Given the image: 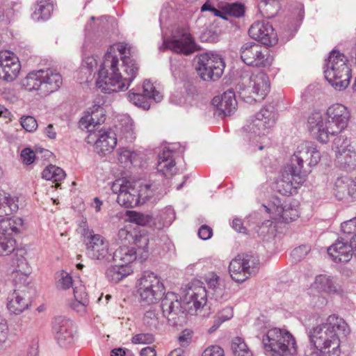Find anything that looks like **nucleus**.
<instances>
[{
	"mask_svg": "<svg viewBox=\"0 0 356 356\" xmlns=\"http://www.w3.org/2000/svg\"><path fill=\"white\" fill-rule=\"evenodd\" d=\"M115 47H111L104 56L98 71L97 87L105 93L117 92L127 90L138 74V67L135 60L124 57L119 68V60Z\"/></svg>",
	"mask_w": 356,
	"mask_h": 356,
	"instance_id": "1",
	"label": "nucleus"
},
{
	"mask_svg": "<svg viewBox=\"0 0 356 356\" xmlns=\"http://www.w3.org/2000/svg\"><path fill=\"white\" fill-rule=\"evenodd\" d=\"M321 159V154L316 145L309 141H305L298 145L296 150L282 172L281 179L276 184L277 191L284 195H291L296 192L298 187L305 181L306 174L309 168L315 166Z\"/></svg>",
	"mask_w": 356,
	"mask_h": 356,
	"instance_id": "2",
	"label": "nucleus"
},
{
	"mask_svg": "<svg viewBox=\"0 0 356 356\" xmlns=\"http://www.w3.org/2000/svg\"><path fill=\"white\" fill-rule=\"evenodd\" d=\"M350 330L347 323L336 315H330L326 321L310 332L311 343L320 352V356H340L341 338Z\"/></svg>",
	"mask_w": 356,
	"mask_h": 356,
	"instance_id": "3",
	"label": "nucleus"
},
{
	"mask_svg": "<svg viewBox=\"0 0 356 356\" xmlns=\"http://www.w3.org/2000/svg\"><path fill=\"white\" fill-rule=\"evenodd\" d=\"M350 113L341 104H334L328 107L326 118L321 112L312 113L308 118L309 131L321 143H327L330 136L337 135L343 131L348 124Z\"/></svg>",
	"mask_w": 356,
	"mask_h": 356,
	"instance_id": "4",
	"label": "nucleus"
},
{
	"mask_svg": "<svg viewBox=\"0 0 356 356\" xmlns=\"http://www.w3.org/2000/svg\"><path fill=\"white\" fill-rule=\"evenodd\" d=\"M205 281L209 291H207L203 282L199 280H193L188 284L185 295L186 304L192 305L196 310L202 308L207 303V296L211 294L216 300L224 299L225 284L220 277L214 273H209Z\"/></svg>",
	"mask_w": 356,
	"mask_h": 356,
	"instance_id": "5",
	"label": "nucleus"
},
{
	"mask_svg": "<svg viewBox=\"0 0 356 356\" xmlns=\"http://www.w3.org/2000/svg\"><path fill=\"white\" fill-rule=\"evenodd\" d=\"M276 121V113L274 106L268 105L263 107L251 121L243 127V136L253 145H258V149L262 150L269 134Z\"/></svg>",
	"mask_w": 356,
	"mask_h": 356,
	"instance_id": "6",
	"label": "nucleus"
},
{
	"mask_svg": "<svg viewBox=\"0 0 356 356\" xmlns=\"http://www.w3.org/2000/svg\"><path fill=\"white\" fill-rule=\"evenodd\" d=\"M324 75L326 80L335 89H346L351 78V69L348 58L344 54L333 49L325 61Z\"/></svg>",
	"mask_w": 356,
	"mask_h": 356,
	"instance_id": "7",
	"label": "nucleus"
},
{
	"mask_svg": "<svg viewBox=\"0 0 356 356\" xmlns=\"http://www.w3.org/2000/svg\"><path fill=\"white\" fill-rule=\"evenodd\" d=\"M265 351L270 356H286L297 352L294 337L286 329L271 328L263 336Z\"/></svg>",
	"mask_w": 356,
	"mask_h": 356,
	"instance_id": "8",
	"label": "nucleus"
},
{
	"mask_svg": "<svg viewBox=\"0 0 356 356\" xmlns=\"http://www.w3.org/2000/svg\"><path fill=\"white\" fill-rule=\"evenodd\" d=\"M137 293L140 300L153 304L164 294V286L158 276L152 272L145 271L137 281Z\"/></svg>",
	"mask_w": 356,
	"mask_h": 356,
	"instance_id": "9",
	"label": "nucleus"
},
{
	"mask_svg": "<svg viewBox=\"0 0 356 356\" xmlns=\"http://www.w3.org/2000/svg\"><path fill=\"white\" fill-rule=\"evenodd\" d=\"M259 265V259L256 255H238L229 263V273L234 281L243 282L258 272Z\"/></svg>",
	"mask_w": 356,
	"mask_h": 356,
	"instance_id": "10",
	"label": "nucleus"
},
{
	"mask_svg": "<svg viewBox=\"0 0 356 356\" xmlns=\"http://www.w3.org/2000/svg\"><path fill=\"white\" fill-rule=\"evenodd\" d=\"M81 234L86 245V252L89 258L94 260H106L109 258V243L104 236L95 234L88 226L83 227Z\"/></svg>",
	"mask_w": 356,
	"mask_h": 356,
	"instance_id": "11",
	"label": "nucleus"
},
{
	"mask_svg": "<svg viewBox=\"0 0 356 356\" xmlns=\"http://www.w3.org/2000/svg\"><path fill=\"white\" fill-rule=\"evenodd\" d=\"M225 64L217 54L207 52L198 57L196 70L202 79L206 81H216L223 74Z\"/></svg>",
	"mask_w": 356,
	"mask_h": 356,
	"instance_id": "12",
	"label": "nucleus"
},
{
	"mask_svg": "<svg viewBox=\"0 0 356 356\" xmlns=\"http://www.w3.org/2000/svg\"><path fill=\"white\" fill-rule=\"evenodd\" d=\"M241 60L248 65L266 67L273 63V57L266 46L249 42L243 44L240 49Z\"/></svg>",
	"mask_w": 356,
	"mask_h": 356,
	"instance_id": "13",
	"label": "nucleus"
},
{
	"mask_svg": "<svg viewBox=\"0 0 356 356\" xmlns=\"http://www.w3.org/2000/svg\"><path fill=\"white\" fill-rule=\"evenodd\" d=\"M262 207L265 211L269 213L270 217L275 221L289 222L295 220L299 216L296 206L283 201L276 196L272 197Z\"/></svg>",
	"mask_w": 356,
	"mask_h": 356,
	"instance_id": "14",
	"label": "nucleus"
},
{
	"mask_svg": "<svg viewBox=\"0 0 356 356\" xmlns=\"http://www.w3.org/2000/svg\"><path fill=\"white\" fill-rule=\"evenodd\" d=\"M111 190L118 194L117 202L120 205L126 208H133L140 204L138 189L129 181L115 180L111 186Z\"/></svg>",
	"mask_w": 356,
	"mask_h": 356,
	"instance_id": "15",
	"label": "nucleus"
},
{
	"mask_svg": "<svg viewBox=\"0 0 356 356\" xmlns=\"http://www.w3.org/2000/svg\"><path fill=\"white\" fill-rule=\"evenodd\" d=\"M170 49L171 51L188 55L195 51V44L191 35L185 29L177 31V35L172 36V39L168 41L163 39L160 51Z\"/></svg>",
	"mask_w": 356,
	"mask_h": 356,
	"instance_id": "16",
	"label": "nucleus"
},
{
	"mask_svg": "<svg viewBox=\"0 0 356 356\" xmlns=\"http://www.w3.org/2000/svg\"><path fill=\"white\" fill-rule=\"evenodd\" d=\"M52 329L60 346L68 348L74 343L76 329L71 320L57 316L54 319Z\"/></svg>",
	"mask_w": 356,
	"mask_h": 356,
	"instance_id": "17",
	"label": "nucleus"
},
{
	"mask_svg": "<svg viewBox=\"0 0 356 356\" xmlns=\"http://www.w3.org/2000/svg\"><path fill=\"white\" fill-rule=\"evenodd\" d=\"M29 284L15 285V289L9 293L7 298V309L10 314L19 315L31 305L29 296Z\"/></svg>",
	"mask_w": 356,
	"mask_h": 356,
	"instance_id": "18",
	"label": "nucleus"
},
{
	"mask_svg": "<svg viewBox=\"0 0 356 356\" xmlns=\"http://www.w3.org/2000/svg\"><path fill=\"white\" fill-rule=\"evenodd\" d=\"M163 95L159 91L155 90L154 86L149 80H145L143 85V93L130 91L128 95V99L135 106L147 110L150 107L149 100L153 99L155 102L162 100Z\"/></svg>",
	"mask_w": 356,
	"mask_h": 356,
	"instance_id": "19",
	"label": "nucleus"
},
{
	"mask_svg": "<svg viewBox=\"0 0 356 356\" xmlns=\"http://www.w3.org/2000/svg\"><path fill=\"white\" fill-rule=\"evenodd\" d=\"M356 256V237L348 239H338L327 248V253L336 263H346L350 260L353 254Z\"/></svg>",
	"mask_w": 356,
	"mask_h": 356,
	"instance_id": "20",
	"label": "nucleus"
},
{
	"mask_svg": "<svg viewBox=\"0 0 356 356\" xmlns=\"http://www.w3.org/2000/svg\"><path fill=\"white\" fill-rule=\"evenodd\" d=\"M21 70L19 58L10 51H0V79L7 81L15 80Z\"/></svg>",
	"mask_w": 356,
	"mask_h": 356,
	"instance_id": "21",
	"label": "nucleus"
},
{
	"mask_svg": "<svg viewBox=\"0 0 356 356\" xmlns=\"http://www.w3.org/2000/svg\"><path fill=\"white\" fill-rule=\"evenodd\" d=\"M161 307L163 316L173 325L178 323L177 318L185 312L178 295L173 292H168L165 295Z\"/></svg>",
	"mask_w": 356,
	"mask_h": 356,
	"instance_id": "22",
	"label": "nucleus"
},
{
	"mask_svg": "<svg viewBox=\"0 0 356 356\" xmlns=\"http://www.w3.org/2000/svg\"><path fill=\"white\" fill-rule=\"evenodd\" d=\"M23 251H17L13 256L11 261V266L13 268L11 273V277L14 285L29 284V275L31 273V267L26 259L24 257Z\"/></svg>",
	"mask_w": 356,
	"mask_h": 356,
	"instance_id": "23",
	"label": "nucleus"
},
{
	"mask_svg": "<svg viewBox=\"0 0 356 356\" xmlns=\"http://www.w3.org/2000/svg\"><path fill=\"white\" fill-rule=\"evenodd\" d=\"M167 214L169 216L168 219L163 221L156 220L155 217L150 214L130 211L128 212L129 220L140 226H148L156 229H162L164 227L169 226L175 218V213L173 209H168Z\"/></svg>",
	"mask_w": 356,
	"mask_h": 356,
	"instance_id": "24",
	"label": "nucleus"
},
{
	"mask_svg": "<svg viewBox=\"0 0 356 356\" xmlns=\"http://www.w3.org/2000/svg\"><path fill=\"white\" fill-rule=\"evenodd\" d=\"M269 90V78L266 73L261 71L250 76L248 85L244 91L252 93V97L255 102H260L264 99Z\"/></svg>",
	"mask_w": 356,
	"mask_h": 356,
	"instance_id": "25",
	"label": "nucleus"
},
{
	"mask_svg": "<svg viewBox=\"0 0 356 356\" xmlns=\"http://www.w3.org/2000/svg\"><path fill=\"white\" fill-rule=\"evenodd\" d=\"M248 33L251 38L265 46H271L277 42L276 34L272 25L264 20L254 22L249 29Z\"/></svg>",
	"mask_w": 356,
	"mask_h": 356,
	"instance_id": "26",
	"label": "nucleus"
},
{
	"mask_svg": "<svg viewBox=\"0 0 356 356\" xmlns=\"http://www.w3.org/2000/svg\"><path fill=\"white\" fill-rule=\"evenodd\" d=\"M212 104L219 111L218 115H230L233 113L236 107L235 93L232 90L225 91L220 96H216L212 99Z\"/></svg>",
	"mask_w": 356,
	"mask_h": 356,
	"instance_id": "27",
	"label": "nucleus"
},
{
	"mask_svg": "<svg viewBox=\"0 0 356 356\" xmlns=\"http://www.w3.org/2000/svg\"><path fill=\"white\" fill-rule=\"evenodd\" d=\"M338 291L339 286L334 278L325 275L316 276L309 288V293L314 296L321 293H337Z\"/></svg>",
	"mask_w": 356,
	"mask_h": 356,
	"instance_id": "28",
	"label": "nucleus"
},
{
	"mask_svg": "<svg viewBox=\"0 0 356 356\" xmlns=\"http://www.w3.org/2000/svg\"><path fill=\"white\" fill-rule=\"evenodd\" d=\"M97 137L95 143V149L99 154L106 155L111 152L117 145L116 134L111 131H99L94 134Z\"/></svg>",
	"mask_w": 356,
	"mask_h": 356,
	"instance_id": "29",
	"label": "nucleus"
},
{
	"mask_svg": "<svg viewBox=\"0 0 356 356\" xmlns=\"http://www.w3.org/2000/svg\"><path fill=\"white\" fill-rule=\"evenodd\" d=\"M73 290L74 300L70 303V308L79 316H84L88 312L90 302L86 286L82 283H79V285H75Z\"/></svg>",
	"mask_w": 356,
	"mask_h": 356,
	"instance_id": "30",
	"label": "nucleus"
},
{
	"mask_svg": "<svg viewBox=\"0 0 356 356\" xmlns=\"http://www.w3.org/2000/svg\"><path fill=\"white\" fill-rule=\"evenodd\" d=\"M43 72L42 95H47L60 88L63 79L61 75L53 70L47 69Z\"/></svg>",
	"mask_w": 356,
	"mask_h": 356,
	"instance_id": "31",
	"label": "nucleus"
},
{
	"mask_svg": "<svg viewBox=\"0 0 356 356\" xmlns=\"http://www.w3.org/2000/svg\"><path fill=\"white\" fill-rule=\"evenodd\" d=\"M157 170L165 176H171L175 170V162L173 158V152L169 148L163 149L159 155Z\"/></svg>",
	"mask_w": 356,
	"mask_h": 356,
	"instance_id": "32",
	"label": "nucleus"
},
{
	"mask_svg": "<svg viewBox=\"0 0 356 356\" xmlns=\"http://www.w3.org/2000/svg\"><path fill=\"white\" fill-rule=\"evenodd\" d=\"M19 198L0 191V217L11 215L19 209Z\"/></svg>",
	"mask_w": 356,
	"mask_h": 356,
	"instance_id": "33",
	"label": "nucleus"
},
{
	"mask_svg": "<svg viewBox=\"0 0 356 356\" xmlns=\"http://www.w3.org/2000/svg\"><path fill=\"white\" fill-rule=\"evenodd\" d=\"M353 181L347 176L337 178L333 187L335 196L339 200H342L346 195L353 197V195L355 193L353 188Z\"/></svg>",
	"mask_w": 356,
	"mask_h": 356,
	"instance_id": "34",
	"label": "nucleus"
},
{
	"mask_svg": "<svg viewBox=\"0 0 356 356\" xmlns=\"http://www.w3.org/2000/svg\"><path fill=\"white\" fill-rule=\"evenodd\" d=\"M43 70L33 71L29 72L22 80V86L28 91H38L42 95V79Z\"/></svg>",
	"mask_w": 356,
	"mask_h": 356,
	"instance_id": "35",
	"label": "nucleus"
},
{
	"mask_svg": "<svg viewBox=\"0 0 356 356\" xmlns=\"http://www.w3.org/2000/svg\"><path fill=\"white\" fill-rule=\"evenodd\" d=\"M24 220L19 217L3 218L0 220V235L11 236L19 234L23 227Z\"/></svg>",
	"mask_w": 356,
	"mask_h": 356,
	"instance_id": "36",
	"label": "nucleus"
},
{
	"mask_svg": "<svg viewBox=\"0 0 356 356\" xmlns=\"http://www.w3.org/2000/svg\"><path fill=\"white\" fill-rule=\"evenodd\" d=\"M136 254L135 247L124 244L115 251L113 258L115 262H121L120 264L129 265L136 259Z\"/></svg>",
	"mask_w": 356,
	"mask_h": 356,
	"instance_id": "37",
	"label": "nucleus"
},
{
	"mask_svg": "<svg viewBox=\"0 0 356 356\" xmlns=\"http://www.w3.org/2000/svg\"><path fill=\"white\" fill-rule=\"evenodd\" d=\"M120 140L124 139L126 142L131 143L135 138L133 120L129 116H124L120 120L119 125L116 126Z\"/></svg>",
	"mask_w": 356,
	"mask_h": 356,
	"instance_id": "38",
	"label": "nucleus"
},
{
	"mask_svg": "<svg viewBox=\"0 0 356 356\" xmlns=\"http://www.w3.org/2000/svg\"><path fill=\"white\" fill-rule=\"evenodd\" d=\"M132 273L133 269L129 265L119 264L108 268L106 275L109 281L117 283Z\"/></svg>",
	"mask_w": 356,
	"mask_h": 356,
	"instance_id": "39",
	"label": "nucleus"
},
{
	"mask_svg": "<svg viewBox=\"0 0 356 356\" xmlns=\"http://www.w3.org/2000/svg\"><path fill=\"white\" fill-rule=\"evenodd\" d=\"M98 113H92V115H88L83 118L79 121L80 127L81 128L86 129L90 133L88 138L90 139L93 134H95V128L97 126L100 125L105 120L104 115L102 113V111H100L101 118H97Z\"/></svg>",
	"mask_w": 356,
	"mask_h": 356,
	"instance_id": "40",
	"label": "nucleus"
},
{
	"mask_svg": "<svg viewBox=\"0 0 356 356\" xmlns=\"http://www.w3.org/2000/svg\"><path fill=\"white\" fill-rule=\"evenodd\" d=\"M52 11L53 4L49 0H40L38 1L31 17L34 21H44L50 17Z\"/></svg>",
	"mask_w": 356,
	"mask_h": 356,
	"instance_id": "41",
	"label": "nucleus"
},
{
	"mask_svg": "<svg viewBox=\"0 0 356 356\" xmlns=\"http://www.w3.org/2000/svg\"><path fill=\"white\" fill-rule=\"evenodd\" d=\"M258 8L264 17L271 18L277 13L280 3L278 0H261Z\"/></svg>",
	"mask_w": 356,
	"mask_h": 356,
	"instance_id": "42",
	"label": "nucleus"
},
{
	"mask_svg": "<svg viewBox=\"0 0 356 356\" xmlns=\"http://www.w3.org/2000/svg\"><path fill=\"white\" fill-rule=\"evenodd\" d=\"M65 175V172L62 168L54 165L47 166L42 173L43 179L53 182H58L63 180Z\"/></svg>",
	"mask_w": 356,
	"mask_h": 356,
	"instance_id": "43",
	"label": "nucleus"
},
{
	"mask_svg": "<svg viewBox=\"0 0 356 356\" xmlns=\"http://www.w3.org/2000/svg\"><path fill=\"white\" fill-rule=\"evenodd\" d=\"M231 348L234 356H252V352L241 337H236L232 340Z\"/></svg>",
	"mask_w": 356,
	"mask_h": 356,
	"instance_id": "44",
	"label": "nucleus"
},
{
	"mask_svg": "<svg viewBox=\"0 0 356 356\" xmlns=\"http://www.w3.org/2000/svg\"><path fill=\"white\" fill-rule=\"evenodd\" d=\"M16 246V241L11 236L0 235V256H6L12 253Z\"/></svg>",
	"mask_w": 356,
	"mask_h": 356,
	"instance_id": "45",
	"label": "nucleus"
},
{
	"mask_svg": "<svg viewBox=\"0 0 356 356\" xmlns=\"http://www.w3.org/2000/svg\"><path fill=\"white\" fill-rule=\"evenodd\" d=\"M354 148L350 145V141L348 138L339 136L334 139L332 149L335 152L336 158L340 155L343 156L344 153L348 152V150H350Z\"/></svg>",
	"mask_w": 356,
	"mask_h": 356,
	"instance_id": "46",
	"label": "nucleus"
},
{
	"mask_svg": "<svg viewBox=\"0 0 356 356\" xmlns=\"http://www.w3.org/2000/svg\"><path fill=\"white\" fill-rule=\"evenodd\" d=\"M138 157V155L135 152H132L129 149L120 148L118 150V160L124 167L134 164Z\"/></svg>",
	"mask_w": 356,
	"mask_h": 356,
	"instance_id": "47",
	"label": "nucleus"
},
{
	"mask_svg": "<svg viewBox=\"0 0 356 356\" xmlns=\"http://www.w3.org/2000/svg\"><path fill=\"white\" fill-rule=\"evenodd\" d=\"M158 189L155 184H145L140 186L138 190V197L140 204H144L147 200L153 197Z\"/></svg>",
	"mask_w": 356,
	"mask_h": 356,
	"instance_id": "48",
	"label": "nucleus"
},
{
	"mask_svg": "<svg viewBox=\"0 0 356 356\" xmlns=\"http://www.w3.org/2000/svg\"><path fill=\"white\" fill-rule=\"evenodd\" d=\"M57 286L62 289H68L71 286L79 285L81 282L79 281L77 283L73 282L72 276L66 271L62 270L57 275Z\"/></svg>",
	"mask_w": 356,
	"mask_h": 356,
	"instance_id": "49",
	"label": "nucleus"
},
{
	"mask_svg": "<svg viewBox=\"0 0 356 356\" xmlns=\"http://www.w3.org/2000/svg\"><path fill=\"white\" fill-rule=\"evenodd\" d=\"M244 13V7L240 3H228L223 6V15L226 16L225 19H227L228 16L234 17H242Z\"/></svg>",
	"mask_w": 356,
	"mask_h": 356,
	"instance_id": "50",
	"label": "nucleus"
},
{
	"mask_svg": "<svg viewBox=\"0 0 356 356\" xmlns=\"http://www.w3.org/2000/svg\"><path fill=\"white\" fill-rule=\"evenodd\" d=\"M134 236V233H133L131 227L130 226L125 227L118 230L116 240L120 243L122 245L124 244L129 245H131Z\"/></svg>",
	"mask_w": 356,
	"mask_h": 356,
	"instance_id": "51",
	"label": "nucleus"
},
{
	"mask_svg": "<svg viewBox=\"0 0 356 356\" xmlns=\"http://www.w3.org/2000/svg\"><path fill=\"white\" fill-rule=\"evenodd\" d=\"M356 152L354 149L348 150L344 154L337 157V162L343 168H353L355 165Z\"/></svg>",
	"mask_w": 356,
	"mask_h": 356,
	"instance_id": "52",
	"label": "nucleus"
},
{
	"mask_svg": "<svg viewBox=\"0 0 356 356\" xmlns=\"http://www.w3.org/2000/svg\"><path fill=\"white\" fill-rule=\"evenodd\" d=\"M233 309L231 307H227L224 308L221 312H220L218 314V316L214 321V324L211 329L213 330H216L222 323L229 320L233 317Z\"/></svg>",
	"mask_w": 356,
	"mask_h": 356,
	"instance_id": "53",
	"label": "nucleus"
},
{
	"mask_svg": "<svg viewBox=\"0 0 356 356\" xmlns=\"http://www.w3.org/2000/svg\"><path fill=\"white\" fill-rule=\"evenodd\" d=\"M342 232L346 235V239L356 237V218L345 221L341 225Z\"/></svg>",
	"mask_w": 356,
	"mask_h": 356,
	"instance_id": "54",
	"label": "nucleus"
},
{
	"mask_svg": "<svg viewBox=\"0 0 356 356\" xmlns=\"http://www.w3.org/2000/svg\"><path fill=\"white\" fill-rule=\"evenodd\" d=\"M154 341V336L150 333H140L132 337L131 342L134 344H150Z\"/></svg>",
	"mask_w": 356,
	"mask_h": 356,
	"instance_id": "55",
	"label": "nucleus"
},
{
	"mask_svg": "<svg viewBox=\"0 0 356 356\" xmlns=\"http://www.w3.org/2000/svg\"><path fill=\"white\" fill-rule=\"evenodd\" d=\"M20 123L22 127L29 132H33L36 130L38 123L36 120L30 115L23 116L21 118Z\"/></svg>",
	"mask_w": 356,
	"mask_h": 356,
	"instance_id": "56",
	"label": "nucleus"
},
{
	"mask_svg": "<svg viewBox=\"0 0 356 356\" xmlns=\"http://www.w3.org/2000/svg\"><path fill=\"white\" fill-rule=\"evenodd\" d=\"M149 243V239L147 236L145 234H138L134 232V239L132 241L131 245H134L135 248H138V249H141L146 252L147 245Z\"/></svg>",
	"mask_w": 356,
	"mask_h": 356,
	"instance_id": "57",
	"label": "nucleus"
},
{
	"mask_svg": "<svg viewBox=\"0 0 356 356\" xmlns=\"http://www.w3.org/2000/svg\"><path fill=\"white\" fill-rule=\"evenodd\" d=\"M143 321L145 324L150 327L156 328L159 325V320L156 312L149 310L145 314Z\"/></svg>",
	"mask_w": 356,
	"mask_h": 356,
	"instance_id": "58",
	"label": "nucleus"
},
{
	"mask_svg": "<svg viewBox=\"0 0 356 356\" xmlns=\"http://www.w3.org/2000/svg\"><path fill=\"white\" fill-rule=\"evenodd\" d=\"M201 11H209L213 16L219 17L222 19H226V16L223 15V7L222 8L221 10H218L209 1H207L202 5V6L201 7Z\"/></svg>",
	"mask_w": 356,
	"mask_h": 356,
	"instance_id": "59",
	"label": "nucleus"
},
{
	"mask_svg": "<svg viewBox=\"0 0 356 356\" xmlns=\"http://www.w3.org/2000/svg\"><path fill=\"white\" fill-rule=\"evenodd\" d=\"M310 248L307 245H301L292 251L291 256L295 260L299 261L305 258Z\"/></svg>",
	"mask_w": 356,
	"mask_h": 356,
	"instance_id": "60",
	"label": "nucleus"
},
{
	"mask_svg": "<svg viewBox=\"0 0 356 356\" xmlns=\"http://www.w3.org/2000/svg\"><path fill=\"white\" fill-rule=\"evenodd\" d=\"M20 156L23 163L26 165L31 164L35 160V152L30 148H24Z\"/></svg>",
	"mask_w": 356,
	"mask_h": 356,
	"instance_id": "61",
	"label": "nucleus"
},
{
	"mask_svg": "<svg viewBox=\"0 0 356 356\" xmlns=\"http://www.w3.org/2000/svg\"><path fill=\"white\" fill-rule=\"evenodd\" d=\"M8 334V326L6 320L0 314V344L5 342Z\"/></svg>",
	"mask_w": 356,
	"mask_h": 356,
	"instance_id": "62",
	"label": "nucleus"
},
{
	"mask_svg": "<svg viewBox=\"0 0 356 356\" xmlns=\"http://www.w3.org/2000/svg\"><path fill=\"white\" fill-rule=\"evenodd\" d=\"M97 65V59L93 56H86V54L83 53V58L82 63L83 68L86 67L89 71L92 70L93 68L96 67Z\"/></svg>",
	"mask_w": 356,
	"mask_h": 356,
	"instance_id": "63",
	"label": "nucleus"
},
{
	"mask_svg": "<svg viewBox=\"0 0 356 356\" xmlns=\"http://www.w3.org/2000/svg\"><path fill=\"white\" fill-rule=\"evenodd\" d=\"M202 356H224V351L220 347L213 346L205 349Z\"/></svg>",
	"mask_w": 356,
	"mask_h": 356,
	"instance_id": "64",
	"label": "nucleus"
}]
</instances>
